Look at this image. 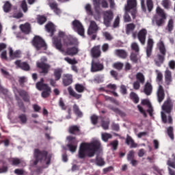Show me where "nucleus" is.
<instances>
[{
    "label": "nucleus",
    "mask_w": 175,
    "mask_h": 175,
    "mask_svg": "<svg viewBox=\"0 0 175 175\" xmlns=\"http://www.w3.org/2000/svg\"><path fill=\"white\" fill-rule=\"evenodd\" d=\"M128 13H131V12H126V10H125V14L124 16V23H129V21H131V16L128 14Z\"/></svg>",
    "instance_id": "obj_62"
},
{
    "label": "nucleus",
    "mask_w": 175,
    "mask_h": 175,
    "mask_svg": "<svg viewBox=\"0 0 175 175\" xmlns=\"http://www.w3.org/2000/svg\"><path fill=\"white\" fill-rule=\"evenodd\" d=\"M67 140H68V144H67V147L69 149L70 152H76L77 150V144L79 142L76 139V137L73 136H68Z\"/></svg>",
    "instance_id": "obj_9"
},
{
    "label": "nucleus",
    "mask_w": 175,
    "mask_h": 175,
    "mask_svg": "<svg viewBox=\"0 0 175 175\" xmlns=\"http://www.w3.org/2000/svg\"><path fill=\"white\" fill-rule=\"evenodd\" d=\"M72 110L75 114L79 118H81L83 117V112L80 111V108L79 107L77 104H75L72 107Z\"/></svg>",
    "instance_id": "obj_32"
},
{
    "label": "nucleus",
    "mask_w": 175,
    "mask_h": 175,
    "mask_svg": "<svg viewBox=\"0 0 175 175\" xmlns=\"http://www.w3.org/2000/svg\"><path fill=\"white\" fill-rule=\"evenodd\" d=\"M92 57L94 58H98L100 56V46H96L92 49L91 51Z\"/></svg>",
    "instance_id": "obj_24"
},
{
    "label": "nucleus",
    "mask_w": 175,
    "mask_h": 175,
    "mask_svg": "<svg viewBox=\"0 0 175 175\" xmlns=\"http://www.w3.org/2000/svg\"><path fill=\"white\" fill-rule=\"evenodd\" d=\"M40 61V62H38L36 65L38 68L41 69V72L44 73V75H47V73H49V70L50 69V65L46 64V62H47V58L43 57L41 58Z\"/></svg>",
    "instance_id": "obj_10"
},
{
    "label": "nucleus",
    "mask_w": 175,
    "mask_h": 175,
    "mask_svg": "<svg viewBox=\"0 0 175 175\" xmlns=\"http://www.w3.org/2000/svg\"><path fill=\"white\" fill-rule=\"evenodd\" d=\"M68 132L70 135H80V127L77 125L70 126Z\"/></svg>",
    "instance_id": "obj_21"
},
{
    "label": "nucleus",
    "mask_w": 175,
    "mask_h": 175,
    "mask_svg": "<svg viewBox=\"0 0 175 175\" xmlns=\"http://www.w3.org/2000/svg\"><path fill=\"white\" fill-rule=\"evenodd\" d=\"M69 46H66L64 50V53H62L64 55H76L79 53L78 47H72L71 49L68 48Z\"/></svg>",
    "instance_id": "obj_14"
},
{
    "label": "nucleus",
    "mask_w": 175,
    "mask_h": 175,
    "mask_svg": "<svg viewBox=\"0 0 175 175\" xmlns=\"http://www.w3.org/2000/svg\"><path fill=\"white\" fill-rule=\"evenodd\" d=\"M62 75V69L57 68L55 70L54 76H55V80H59V79H61Z\"/></svg>",
    "instance_id": "obj_40"
},
{
    "label": "nucleus",
    "mask_w": 175,
    "mask_h": 175,
    "mask_svg": "<svg viewBox=\"0 0 175 175\" xmlns=\"http://www.w3.org/2000/svg\"><path fill=\"white\" fill-rule=\"evenodd\" d=\"M130 58L132 62H134L135 64H136L137 62H139L140 59V57H139V55L135 53H131Z\"/></svg>",
    "instance_id": "obj_46"
},
{
    "label": "nucleus",
    "mask_w": 175,
    "mask_h": 175,
    "mask_svg": "<svg viewBox=\"0 0 175 175\" xmlns=\"http://www.w3.org/2000/svg\"><path fill=\"white\" fill-rule=\"evenodd\" d=\"M109 145L112 146L113 151H116V150L118 148V140L116 139L110 142Z\"/></svg>",
    "instance_id": "obj_51"
},
{
    "label": "nucleus",
    "mask_w": 175,
    "mask_h": 175,
    "mask_svg": "<svg viewBox=\"0 0 175 175\" xmlns=\"http://www.w3.org/2000/svg\"><path fill=\"white\" fill-rule=\"evenodd\" d=\"M21 163V159L18 158H13L12 159V165L13 166H18V165H20Z\"/></svg>",
    "instance_id": "obj_53"
},
{
    "label": "nucleus",
    "mask_w": 175,
    "mask_h": 175,
    "mask_svg": "<svg viewBox=\"0 0 175 175\" xmlns=\"http://www.w3.org/2000/svg\"><path fill=\"white\" fill-rule=\"evenodd\" d=\"M113 68H115V69H118V70H121V69H122V67L124 66V64L121 62H117V63H114L113 64Z\"/></svg>",
    "instance_id": "obj_57"
},
{
    "label": "nucleus",
    "mask_w": 175,
    "mask_h": 175,
    "mask_svg": "<svg viewBox=\"0 0 175 175\" xmlns=\"http://www.w3.org/2000/svg\"><path fill=\"white\" fill-rule=\"evenodd\" d=\"M84 9L88 14V16H92V8L91 7V4L87 3L85 5Z\"/></svg>",
    "instance_id": "obj_42"
},
{
    "label": "nucleus",
    "mask_w": 175,
    "mask_h": 175,
    "mask_svg": "<svg viewBox=\"0 0 175 175\" xmlns=\"http://www.w3.org/2000/svg\"><path fill=\"white\" fill-rule=\"evenodd\" d=\"M162 5L163 8H165V9H169V8H170V2L169 0H163Z\"/></svg>",
    "instance_id": "obj_63"
},
{
    "label": "nucleus",
    "mask_w": 175,
    "mask_h": 175,
    "mask_svg": "<svg viewBox=\"0 0 175 175\" xmlns=\"http://www.w3.org/2000/svg\"><path fill=\"white\" fill-rule=\"evenodd\" d=\"M103 64L99 62H92L91 72H100L103 70Z\"/></svg>",
    "instance_id": "obj_15"
},
{
    "label": "nucleus",
    "mask_w": 175,
    "mask_h": 175,
    "mask_svg": "<svg viewBox=\"0 0 175 175\" xmlns=\"http://www.w3.org/2000/svg\"><path fill=\"white\" fill-rule=\"evenodd\" d=\"M73 83V77L70 74H65L63 75V84L66 87L70 85Z\"/></svg>",
    "instance_id": "obj_18"
},
{
    "label": "nucleus",
    "mask_w": 175,
    "mask_h": 175,
    "mask_svg": "<svg viewBox=\"0 0 175 175\" xmlns=\"http://www.w3.org/2000/svg\"><path fill=\"white\" fill-rule=\"evenodd\" d=\"M147 35V30L146 29H141L138 34V40L142 44H146V36Z\"/></svg>",
    "instance_id": "obj_16"
},
{
    "label": "nucleus",
    "mask_w": 175,
    "mask_h": 175,
    "mask_svg": "<svg viewBox=\"0 0 175 175\" xmlns=\"http://www.w3.org/2000/svg\"><path fill=\"white\" fill-rule=\"evenodd\" d=\"M52 42L55 49L60 53H65L66 46L79 44L77 38H70L65 35V32L61 31H59L57 37L53 38Z\"/></svg>",
    "instance_id": "obj_1"
},
{
    "label": "nucleus",
    "mask_w": 175,
    "mask_h": 175,
    "mask_svg": "<svg viewBox=\"0 0 175 175\" xmlns=\"http://www.w3.org/2000/svg\"><path fill=\"white\" fill-rule=\"evenodd\" d=\"M161 109L163 110V111L161 112V120L164 124H167V116H166V113L170 114L172 113V110H173V103L172 102V99L167 98L161 106Z\"/></svg>",
    "instance_id": "obj_4"
},
{
    "label": "nucleus",
    "mask_w": 175,
    "mask_h": 175,
    "mask_svg": "<svg viewBox=\"0 0 175 175\" xmlns=\"http://www.w3.org/2000/svg\"><path fill=\"white\" fill-rule=\"evenodd\" d=\"M113 135L109 133H103L101 134V139L103 142H105V143L109 142V139H112Z\"/></svg>",
    "instance_id": "obj_35"
},
{
    "label": "nucleus",
    "mask_w": 175,
    "mask_h": 175,
    "mask_svg": "<svg viewBox=\"0 0 175 175\" xmlns=\"http://www.w3.org/2000/svg\"><path fill=\"white\" fill-rule=\"evenodd\" d=\"M33 157L35 159L33 161V165L35 166H36L39 162H40V163L45 162L46 165H49L51 163V158H53V155L51 154H49L47 150H40L39 148H36L33 150Z\"/></svg>",
    "instance_id": "obj_3"
},
{
    "label": "nucleus",
    "mask_w": 175,
    "mask_h": 175,
    "mask_svg": "<svg viewBox=\"0 0 175 175\" xmlns=\"http://www.w3.org/2000/svg\"><path fill=\"white\" fill-rule=\"evenodd\" d=\"M72 29L75 32H77L80 35V36H84V33L85 32V30L84 29V27L83 26V24L79 21L75 20L72 23Z\"/></svg>",
    "instance_id": "obj_11"
},
{
    "label": "nucleus",
    "mask_w": 175,
    "mask_h": 175,
    "mask_svg": "<svg viewBox=\"0 0 175 175\" xmlns=\"http://www.w3.org/2000/svg\"><path fill=\"white\" fill-rule=\"evenodd\" d=\"M18 106L23 113H25L27 111L25 109V105H24V103L22 100L18 101Z\"/></svg>",
    "instance_id": "obj_52"
},
{
    "label": "nucleus",
    "mask_w": 175,
    "mask_h": 175,
    "mask_svg": "<svg viewBox=\"0 0 175 175\" xmlns=\"http://www.w3.org/2000/svg\"><path fill=\"white\" fill-rule=\"evenodd\" d=\"M95 162L97 166H105V164L106 163L105 162V159H103V158L99 155L96 157Z\"/></svg>",
    "instance_id": "obj_33"
},
{
    "label": "nucleus",
    "mask_w": 175,
    "mask_h": 175,
    "mask_svg": "<svg viewBox=\"0 0 175 175\" xmlns=\"http://www.w3.org/2000/svg\"><path fill=\"white\" fill-rule=\"evenodd\" d=\"M115 54L118 57H120V58H126L128 53L126 51L122 49H116L115 50Z\"/></svg>",
    "instance_id": "obj_30"
},
{
    "label": "nucleus",
    "mask_w": 175,
    "mask_h": 175,
    "mask_svg": "<svg viewBox=\"0 0 175 175\" xmlns=\"http://www.w3.org/2000/svg\"><path fill=\"white\" fill-rule=\"evenodd\" d=\"M126 144L130 146V148H136L137 147V144L135 143V140L129 135H126Z\"/></svg>",
    "instance_id": "obj_20"
},
{
    "label": "nucleus",
    "mask_w": 175,
    "mask_h": 175,
    "mask_svg": "<svg viewBox=\"0 0 175 175\" xmlns=\"http://www.w3.org/2000/svg\"><path fill=\"white\" fill-rule=\"evenodd\" d=\"M15 64L17 66H19V68H21L23 70H29V65L27 64L26 62H22L17 60L15 62Z\"/></svg>",
    "instance_id": "obj_31"
},
{
    "label": "nucleus",
    "mask_w": 175,
    "mask_h": 175,
    "mask_svg": "<svg viewBox=\"0 0 175 175\" xmlns=\"http://www.w3.org/2000/svg\"><path fill=\"white\" fill-rule=\"evenodd\" d=\"M146 5H147L148 10L149 12H151V10H152V8H154L152 0H146Z\"/></svg>",
    "instance_id": "obj_54"
},
{
    "label": "nucleus",
    "mask_w": 175,
    "mask_h": 175,
    "mask_svg": "<svg viewBox=\"0 0 175 175\" xmlns=\"http://www.w3.org/2000/svg\"><path fill=\"white\" fill-rule=\"evenodd\" d=\"M18 120L21 122V124H27L28 121V118H27V115L25 113H21L18 116Z\"/></svg>",
    "instance_id": "obj_39"
},
{
    "label": "nucleus",
    "mask_w": 175,
    "mask_h": 175,
    "mask_svg": "<svg viewBox=\"0 0 175 175\" xmlns=\"http://www.w3.org/2000/svg\"><path fill=\"white\" fill-rule=\"evenodd\" d=\"M165 79L167 84L172 83V72L168 70H166L165 72Z\"/></svg>",
    "instance_id": "obj_34"
},
{
    "label": "nucleus",
    "mask_w": 175,
    "mask_h": 175,
    "mask_svg": "<svg viewBox=\"0 0 175 175\" xmlns=\"http://www.w3.org/2000/svg\"><path fill=\"white\" fill-rule=\"evenodd\" d=\"M113 18V12L111 11H105L103 12V23L106 27L110 25V23H111Z\"/></svg>",
    "instance_id": "obj_13"
},
{
    "label": "nucleus",
    "mask_w": 175,
    "mask_h": 175,
    "mask_svg": "<svg viewBox=\"0 0 175 175\" xmlns=\"http://www.w3.org/2000/svg\"><path fill=\"white\" fill-rule=\"evenodd\" d=\"M48 88L49 86L47 85V84H45L44 83L43 79H41L40 81L36 83V88Z\"/></svg>",
    "instance_id": "obj_44"
},
{
    "label": "nucleus",
    "mask_w": 175,
    "mask_h": 175,
    "mask_svg": "<svg viewBox=\"0 0 175 175\" xmlns=\"http://www.w3.org/2000/svg\"><path fill=\"white\" fill-rule=\"evenodd\" d=\"M167 133L171 140H174V134L173 133V127L170 126L167 129Z\"/></svg>",
    "instance_id": "obj_45"
},
{
    "label": "nucleus",
    "mask_w": 175,
    "mask_h": 175,
    "mask_svg": "<svg viewBox=\"0 0 175 175\" xmlns=\"http://www.w3.org/2000/svg\"><path fill=\"white\" fill-rule=\"evenodd\" d=\"M157 98L159 103L165 99V90H163V88H159L157 91Z\"/></svg>",
    "instance_id": "obj_29"
},
{
    "label": "nucleus",
    "mask_w": 175,
    "mask_h": 175,
    "mask_svg": "<svg viewBox=\"0 0 175 175\" xmlns=\"http://www.w3.org/2000/svg\"><path fill=\"white\" fill-rule=\"evenodd\" d=\"M3 8L5 13H8V12H10V8H12V5H10V3L6 1Z\"/></svg>",
    "instance_id": "obj_49"
},
{
    "label": "nucleus",
    "mask_w": 175,
    "mask_h": 175,
    "mask_svg": "<svg viewBox=\"0 0 175 175\" xmlns=\"http://www.w3.org/2000/svg\"><path fill=\"white\" fill-rule=\"evenodd\" d=\"M99 31V27H98V25H96V23L94 21H91L88 29V35H93L92 36V39H95L96 38V36L95 33Z\"/></svg>",
    "instance_id": "obj_12"
},
{
    "label": "nucleus",
    "mask_w": 175,
    "mask_h": 175,
    "mask_svg": "<svg viewBox=\"0 0 175 175\" xmlns=\"http://www.w3.org/2000/svg\"><path fill=\"white\" fill-rule=\"evenodd\" d=\"M49 2V6L52 10H53L54 13L55 14H57V16H59L61 13L62 12L59 8H58V5L57 3L54 1V0H48Z\"/></svg>",
    "instance_id": "obj_17"
},
{
    "label": "nucleus",
    "mask_w": 175,
    "mask_h": 175,
    "mask_svg": "<svg viewBox=\"0 0 175 175\" xmlns=\"http://www.w3.org/2000/svg\"><path fill=\"white\" fill-rule=\"evenodd\" d=\"M64 60H66V62H68V64H70V65H75L77 64V62L75 59H72L69 57H66L64 58Z\"/></svg>",
    "instance_id": "obj_60"
},
{
    "label": "nucleus",
    "mask_w": 175,
    "mask_h": 175,
    "mask_svg": "<svg viewBox=\"0 0 175 175\" xmlns=\"http://www.w3.org/2000/svg\"><path fill=\"white\" fill-rule=\"evenodd\" d=\"M126 12H130L133 18H135L136 13H137V0H127V3L124 7Z\"/></svg>",
    "instance_id": "obj_7"
},
{
    "label": "nucleus",
    "mask_w": 175,
    "mask_h": 175,
    "mask_svg": "<svg viewBox=\"0 0 175 175\" xmlns=\"http://www.w3.org/2000/svg\"><path fill=\"white\" fill-rule=\"evenodd\" d=\"M92 16H94L95 20H100V8L98 6L97 3H94V12H92Z\"/></svg>",
    "instance_id": "obj_23"
},
{
    "label": "nucleus",
    "mask_w": 175,
    "mask_h": 175,
    "mask_svg": "<svg viewBox=\"0 0 175 175\" xmlns=\"http://www.w3.org/2000/svg\"><path fill=\"white\" fill-rule=\"evenodd\" d=\"M21 8L23 10L24 13H27V12H28V5H27V1L25 0L22 1Z\"/></svg>",
    "instance_id": "obj_48"
},
{
    "label": "nucleus",
    "mask_w": 175,
    "mask_h": 175,
    "mask_svg": "<svg viewBox=\"0 0 175 175\" xmlns=\"http://www.w3.org/2000/svg\"><path fill=\"white\" fill-rule=\"evenodd\" d=\"M68 91L69 95H70V96H73V98H75V99H80V98H81V94H78L77 93L75 92V90H73V89L68 88Z\"/></svg>",
    "instance_id": "obj_36"
},
{
    "label": "nucleus",
    "mask_w": 175,
    "mask_h": 175,
    "mask_svg": "<svg viewBox=\"0 0 175 175\" xmlns=\"http://www.w3.org/2000/svg\"><path fill=\"white\" fill-rule=\"evenodd\" d=\"M5 49H6V44L0 43V52L1 51V59L7 61L8 56L6 55V51H5Z\"/></svg>",
    "instance_id": "obj_27"
},
{
    "label": "nucleus",
    "mask_w": 175,
    "mask_h": 175,
    "mask_svg": "<svg viewBox=\"0 0 175 175\" xmlns=\"http://www.w3.org/2000/svg\"><path fill=\"white\" fill-rule=\"evenodd\" d=\"M103 36L106 40H111V39H113V36H111V34L107 31L103 33Z\"/></svg>",
    "instance_id": "obj_61"
},
{
    "label": "nucleus",
    "mask_w": 175,
    "mask_h": 175,
    "mask_svg": "<svg viewBox=\"0 0 175 175\" xmlns=\"http://www.w3.org/2000/svg\"><path fill=\"white\" fill-rule=\"evenodd\" d=\"M46 30L49 33H51V36L54 35V32H55V26L53 23H49L45 26Z\"/></svg>",
    "instance_id": "obj_25"
},
{
    "label": "nucleus",
    "mask_w": 175,
    "mask_h": 175,
    "mask_svg": "<svg viewBox=\"0 0 175 175\" xmlns=\"http://www.w3.org/2000/svg\"><path fill=\"white\" fill-rule=\"evenodd\" d=\"M135 29V25L133 23H130L127 25L126 26V33H129L130 32H132Z\"/></svg>",
    "instance_id": "obj_55"
},
{
    "label": "nucleus",
    "mask_w": 175,
    "mask_h": 175,
    "mask_svg": "<svg viewBox=\"0 0 175 175\" xmlns=\"http://www.w3.org/2000/svg\"><path fill=\"white\" fill-rule=\"evenodd\" d=\"M100 148V142L94 141L92 143H82L78 151V158L85 159V157L92 158Z\"/></svg>",
    "instance_id": "obj_2"
},
{
    "label": "nucleus",
    "mask_w": 175,
    "mask_h": 175,
    "mask_svg": "<svg viewBox=\"0 0 175 175\" xmlns=\"http://www.w3.org/2000/svg\"><path fill=\"white\" fill-rule=\"evenodd\" d=\"M131 49L134 50V51H136L137 53L139 50V45L136 42H133V44H131Z\"/></svg>",
    "instance_id": "obj_64"
},
{
    "label": "nucleus",
    "mask_w": 175,
    "mask_h": 175,
    "mask_svg": "<svg viewBox=\"0 0 175 175\" xmlns=\"http://www.w3.org/2000/svg\"><path fill=\"white\" fill-rule=\"evenodd\" d=\"M90 120L93 125H96V124H98V120H99V117H98L96 115H92L90 117Z\"/></svg>",
    "instance_id": "obj_50"
},
{
    "label": "nucleus",
    "mask_w": 175,
    "mask_h": 175,
    "mask_svg": "<svg viewBox=\"0 0 175 175\" xmlns=\"http://www.w3.org/2000/svg\"><path fill=\"white\" fill-rule=\"evenodd\" d=\"M136 79L137 80H139V83H142V84L144 83V81L146 80L144 77V75L142 72H137L136 75Z\"/></svg>",
    "instance_id": "obj_41"
},
{
    "label": "nucleus",
    "mask_w": 175,
    "mask_h": 175,
    "mask_svg": "<svg viewBox=\"0 0 175 175\" xmlns=\"http://www.w3.org/2000/svg\"><path fill=\"white\" fill-rule=\"evenodd\" d=\"M157 47L160 53H161L163 55H157V57L154 59V62L157 66H161V65L163 64V60L165 59V54L166 53V49H165V44H163V42L162 41L158 42Z\"/></svg>",
    "instance_id": "obj_6"
},
{
    "label": "nucleus",
    "mask_w": 175,
    "mask_h": 175,
    "mask_svg": "<svg viewBox=\"0 0 175 175\" xmlns=\"http://www.w3.org/2000/svg\"><path fill=\"white\" fill-rule=\"evenodd\" d=\"M46 17H44L43 16H38V23L40 25H42V24H44V23H46Z\"/></svg>",
    "instance_id": "obj_56"
},
{
    "label": "nucleus",
    "mask_w": 175,
    "mask_h": 175,
    "mask_svg": "<svg viewBox=\"0 0 175 175\" xmlns=\"http://www.w3.org/2000/svg\"><path fill=\"white\" fill-rule=\"evenodd\" d=\"M109 124H110V122H109L107 121L103 120L101 122V126L103 129H105V131H107V129H109Z\"/></svg>",
    "instance_id": "obj_59"
},
{
    "label": "nucleus",
    "mask_w": 175,
    "mask_h": 175,
    "mask_svg": "<svg viewBox=\"0 0 175 175\" xmlns=\"http://www.w3.org/2000/svg\"><path fill=\"white\" fill-rule=\"evenodd\" d=\"M156 73H157V83H162V79H163V75L158 70H156Z\"/></svg>",
    "instance_id": "obj_47"
},
{
    "label": "nucleus",
    "mask_w": 175,
    "mask_h": 175,
    "mask_svg": "<svg viewBox=\"0 0 175 175\" xmlns=\"http://www.w3.org/2000/svg\"><path fill=\"white\" fill-rule=\"evenodd\" d=\"M18 92V94L19 96H21L24 100V102H27L29 103L31 97H29V94H28V92H25V90H18V89H16Z\"/></svg>",
    "instance_id": "obj_19"
},
{
    "label": "nucleus",
    "mask_w": 175,
    "mask_h": 175,
    "mask_svg": "<svg viewBox=\"0 0 175 175\" xmlns=\"http://www.w3.org/2000/svg\"><path fill=\"white\" fill-rule=\"evenodd\" d=\"M130 98L132 99L134 103H139V96L135 92H131L130 94Z\"/></svg>",
    "instance_id": "obj_43"
},
{
    "label": "nucleus",
    "mask_w": 175,
    "mask_h": 175,
    "mask_svg": "<svg viewBox=\"0 0 175 175\" xmlns=\"http://www.w3.org/2000/svg\"><path fill=\"white\" fill-rule=\"evenodd\" d=\"M20 29H21V31H22V32H23V33L28 35V33H29V32H31V25H29V23L21 25Z\"/></svg>",
    "instance_id": "obj_28"
},
{
    "label": "nucleus",
    "mask_w": 175,
    "mask_h": 175,
    "mask_svg": "<svg viewBox=\"0 0 175 175\" xmlns=\"http://www.w3.org/2000/svg\"><path fill=\"white\" fill-rule=\"evenodd\" d=\"M50 94H51V88H45L43 89L41 96L42 98H49L50 96Z\"/></svg>",
    "instance_id": "obj_37"
},
{
    "label": "nucleus",
    "mask_w": 175,
    "mask_h": 175,
    "mask_svg": "<svg viewBox=\"0 0 175 175\" xmlns=\"http://www.w3.org/2000/svg\"><path fill=\"white\" fill-rule=\"evenodd\" d=\"M156 12L158 16H154L152 23L153 25L156 24L158 27H161L163 24V21L166 20V14H165L163 10L159 7H157Z\"/></svg>",
    "instance_id": "obj_5"
},
{
    "label": "nucleus",
    "mask_w": 175,
    "mask_h": 175,
    "mask_svg": "<svg viewBox=\"0 0 175 175\" xmlns=\"http://www.w3.org/2000/svg\"><path fill=\"white\" fill-rule=\"evenodd\" d=\"M110 109L112 110V111H114L116 114L120 116V117H125V113L122 112V111H121L120 109L114 107H111Z\"/></svg>",
    "instance_id": "obj_38"
},
{
    "label": "nucleus",
    "mask_w": 175,
    "mask_h": 175,
    "mask_svg": "<svg viewBox=\"0 0 175 175\" xmlns=\"http://www.w3.org/2000/svg\"><path fill=\"white\" fill-rule=\"evenodd\" d=\"M9 50V55L11 59H14V58L20 57L21 53L19 51H16L13 52V49L12 48H8Z\"/></svg>",
    "instance_id": "obj_26"
},
{
    "label": "nucleus",
    "mask_w": 175,
    "mask_h": 175,
    "mask_svg": "<svg viewBox=\"0 0 175 175\" xmlns=\"http://www.w3.org/2000/svg\"><path fill=\"white\" fill-rule=\"evenodd\" d=\"M154 46V40L151 38H148V46L146 49V54L148 57L151 55V51H152V46Z\"/></svg>",
    "instance_id": "obj_22"
},
{
    "label": "nucleus",
    "mask_w": 175,
    "mask_h": 175,
    "mask_svg": "<svg viewBox=\"0 0 175 175\" xmlns=\"http://www.w3.org/2000/svg\"><path fill=\"white\" fill-rule=\"evenodd\" d=\"M133 159H135V152L133 150H131L127 154V160L132 161Z\"/></svg>",
    "instance_id": "obj_58"
},
{
    "label": "nucleus",
    "mask_w": 175,
    "mask_h": 175,
    "mask_svg": "<svg viewBox=\"0 0 175 175\" xmlns=\"http://www.w3.org/2000/svg\"><path fill=\"white\" fill-rule=\"evenodd\" d=\"M32 44L36 49V50L41 51H45L47 50V45L46 42L40 36H35L32 40Z\"/></svg>",
    "instance_id": "obj_8"
}]
</instances>
